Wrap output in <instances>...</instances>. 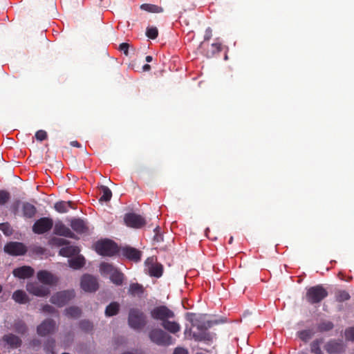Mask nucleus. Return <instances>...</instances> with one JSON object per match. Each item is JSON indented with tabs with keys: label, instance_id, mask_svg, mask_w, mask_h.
I'll return each instance as SVG.
<instances>
[{
	"label": "nucleus",
	"instance_id": "4",
	"mask_svg": "<svg viewBox=\"0 0 354 354\" xmlns=\"http://www.w3.org/2000/svg\"><path fill=\"white\" fill-rule=\"evenodd\" d=\"M95 251L102 256L111 257L118 252L117 244L111 240L98 241L95 245Z\"/></svg>",
	"mask_w": 354,
	"mask_h": 354
},
{
	"label": "nucleus",
	"instance_id": "53",
	"mask_svg": "<svg viewBox=\"0 0 354 354\" xmlns=\"http://www.w3.org/2000/svg\"><path fill=\"white\" fill-rule=\"evenodd\" d=\"M173 354H188V351L185 348L178 347L175 348Z\"/></svg>",
	"mask_w": 354,
	"mask_h": 354
},
{
	"label": "nucleus",
	"instance_id": "54",
	"mask_svg": "<svg viewBox=\"0 0 354 354\" xmlns=\"http://www.w3.org/2000/svg\"><path fill=\"white\" fill-rule=\"evenodd\" d=\"M34 252L37 254H44V250L43 248L38 246L34 248Z\"/></svg>",
	"mask_w": 354,
	"mask_h": 354
},
{
	"label": "nucleus",
	"instance_id": "55",
	"mask_svg": "<svg viewBox=\"0 0 354 354\" xmlns=\"http://www.w3.org/2000/svg\"><path fill=\"white\" fill-rule=\"evenodd\" d=\"M151 69L150 65L146 64L142 66L143 71H149Z\"/></svg>",
	"mask_w": 354,
	"mask_h": 354
},
{
	"label": "nucleus",
	"instance_id": "3",
	"mask_svg": "<svg viewBox=\"0 0 354 354\" xmlns=\"http://www.w3.org/2000/svg\"><path fill=\"white\" fill-rule=\"evenodd\" d=\"M147 324L146 316L138 308H131L129 312L128 324L134 330H141Z\"/></svg>",
	"mask_w": 354,
	"mask_h": 354
},
{
	"label": "nucleus",
	"instance_id": "20",
	"mask_svg": "<svg viewBox=\"0 0 354 354\" xmlns=\"http://www.w3.org/2000/svg\"><path fill=\"white\" fill-rule=\"evenodd\" d=\"M122 254L128 259L138 262L141 258V252L131 247H124L122 248Z\"/></svg>",
	"mask_w": 354,
	"mask_h": 354
},
{
	"label": "nucleus",
	"instance_id": "2",
	"mask_svg": "<svg viewBox=\"0 0 354 354\" xmlns=\"http://www.w3.org/2000/svg\"><path fill=\"white\" fill-rule=\"evenodd\" d=\"M328 295V291L322 285H316L307 289L306 299L310 304H317L327 297Z\"/></svg>",
	"mask_w": 354,
	"mask_h": 354
},
{
	"label": "nucleus",
	"instance_id": "40",
	"mask_svg": "<svg viewBox=\"0 0 354 354\" xmlns=\"http://www.w3.org/2000/svg\"><path fill=\"white\" fill-rule=\"evenodd\" d=\"M336 300L338 302H344L350 299L351 297L346 290H339L336 292Z\"/></svg>",
	"mask_w": 354,
	"mask_h": 354
},
{
	"label": "nucleus",
	"instance_id": "34",
	"mask_svg": "<svg viewBox=\"0 0 354 354\" xmlns=\"http://www.w3.org/2000/svg\"><path fill=\"white\" fill-rule=\"evenodd\" d=\"M111 281L117 286H121L124 280V274L118 269L110 276Z\"/></svg>",
	"mask_w": 354,
	"mask_h": 354
},
{
	"label": "nucleus",
	"instance_id": "52",
	"mask_svg": "<svg viewBox=\"0 0 354 354\" xmlns=\"http://www.w3.org/2000/svg\"><path fill=\"white\" fill-rule=\"evenodd\" d=\"M212 36V30L210 28H207L205 30V33L204 36V41H208L211 39Z\"/></svg>",
	"mask_w": 354,
	"mask_h": 354
},
{
	"label": "nucleus",
	"instance_id": "13",
	"mask_svg": "<svg viewBox=\"0 0 354 354\" xmlns=\"http://www.w3.org/2000/svg\"><path fill=\"white\" fill-rule=\"evenodd\" d=\"M26 290L29 293L37 297H45L50 293V289L48 288L37 282L28 283L26 285Z\"/></svg>",
	"mask_w": 354,
	"mask_h": 354
},
{
	"label": "nucleus",
	"instance_id": "10",
	"mask_svg": "<svg viewBox=\"0 0 354 354\" xmlns=\"http://www.w3.org/2000/svg\"><path fill=\"white\" fill-rule=\"evenodd\" d=\"M4 251L12 256H20L26 252L27 248L22 243L10 242L4 246Z\"/></svg>",
	"mask_w": 354,
	"mask_h": 354
},
{
	"label": "nucleus",
	"instance_id": "48",
	"mask_svg": "<svg viewBox=\"0 0 354 354\" xmlns=\"http://www.w3.org/2000/svg\"><path fill=\"white\" fill-rule=\"evenodd\" d=\"M35 138L37 140L43 141L47 138V133L44 130H39L35 133Z\"/></svg>",
	"mask_w": 354,
	"mask_h": 354
},
{
	"label": "nucleus",
	"instance_id": "44",
	"mask_svg": "<svg viewBox=\"0 0 354 354\" xmlns=\"http://www.w3.org/2000/svg\"><path fill=\"white\" fill-rule=\"evenodd\" d=\"M10 198V194L6 190H0V205H4Z\"/></svg>",
	"mask_w": 354,
	"mask_h": 354
},
{
	"label": "nucleus",
	"instance_id": "8",
	"mask_svg": "<svg viewBox=\"0 0 354 354\" xmlns=\"http://www.w3.org/2000/svg\"><path fill=\"white\" fill-rule=\"evenodd\" d=\"M1 340L4 346L11 350L17 349L21 347L23 344V341L20 336L12 333L4 334L2 336Z\"/></svg>",
	"mask_w": 354,
	"mask_h": 354
},
{
	"label": "nucleus",
	"instance_id": "17",
	"mask_svg": "<svg viewBox=\"0 0 354 354\" xmlns=\"http://www.w3.org/2000/svg\"><path fill=\"white\" fill-rule=\"evenodd\" d=\"M10 328L14 330L17 335L21 336L26 335L29 330L26 323L21 319H15Z\"/></svg>",
	"mask_w": 354,
	"mask_h": 354
},
{
	"label": "nucleus",
	"instance_id": "11",
	"mask_svg": "<svg viewBox=\"0 0 354 354\" xmlns=\"http://www.w3.org/2000/svg\"><path fill=\"white\" fill-rule=\"evenodd\" d=\"M81 288L86 292H95L98 288L97 279L91 274H84L81 279Z\"/></svg>",
	"mask_w": 354,
	"mask_h": 354
},
{
	"label": "nucleus",
	"instance_id": "50",
	"mask_svg": "<svg viewBox=\"0 0 354 354\" xmlns=\"http://www.w3.org/2000/svg\"><path fill=\"white\" fill-rule=\"evenodd\" d=\"M129 44L127 43H122L120 44L119 49L123 51L125 55H128Z\"/></svg>",
	"mask_w": 354,
	"mask_h": 354
},
{
	"label": "nucleus",
	"instance_id": "1",
	"mask_svg": "<svg viewBox=\"0 0 354 354\" xmlns=\"http://www.w3.org/2000/svg\"><path fill=\"white\" fill-rule=\"evenodd\" d=\"M151 317L161 322V326L168 332L176 334L180 330V326L176 322L169 321L175 317L174 313L166 306H159L153 308L151 312Z\"/></svg>",
	"mask_w": 354,
	"mask_h": 354
},
{
	"label": "nucleus",
	"instance_id": "59",
	"mask_svg": "<svg viewBox=\"0 0 354 354\" xmlns=\"http://www.w3.org/2000/svg\"><path fill=\"white\" fill-rule=\"evenodd\" d=\"M232 241H233V237H232V236H231V237H230V240H229V243H230V244H231V243H232Z\"/></svg>",
	"mask_w": 354,
	"mask_h": 354
},
{
	"label": "nucleus",
	"instance_id": "9",
	"mask_svg": "<svg viewBox=\"0 0 354 354\" xmlns=\"http://www.w3.org/2000/svg\"><path fill=\"white\" fill-rule=\"evenodd\" d=\"M124 221L130 227L141 228L146 224L145 219L139 214L128 213L124 215Z\"/></svg>",
	"mask_w": 354,
	"mask_h": 354
},
{
	"label": "nucleus",
	"instance_id": "21",
	"mask_svg": "<svg viewBox=\"0 0 354 354\" xmlns=\"http://www.w3.org/2000/svg\"><path fill=\"white\" fill-rule=\"evenodd\" d=\"M15 277L19 279H27L31 277L34 274V269L30 266H24L14 269L12 272Z\"/></svg>",
	"mask_w": 354,
	"mask_h": 354
},
{
	"label": "nucleus",
	"instance_id": "25",
	"mask_svg": "<svg viewBox=\"0 0 354 354\" xmlns=\"http://www.w3.org/2000/svg\"><path fill=\"white\" fill-rule=\"evenodd\" d=\"M55 209L59 213H66L70 208H74L71 201H61L57 202L54 205Z\"/></svg>",
	"mask_w": 354,
	"mask_h": 354
},
{
	"label": "nucleus",
	"instance_id": "38",
	"mask_svg": "<svg viewBox=\"0 0 354 354\" xmlns=\"http://www.w3.org/2000/svg\"><path fill=\"white\" fill-rule=\"evenodd\" d=\"M101 190L102 192V196L100 198V202H108L111 200L112 197V192L111 189L104 185L101 187Z\"/></svg>",
	"mask_w": 354,
	"mask_h": 354
},
{
	"label": "nucleus",
	"instance_id": "60",
	"mask_svg": "<svg viewBox=\"0 0 354 354\" xmlns=\"http://www.w3.org/2000/svg\"><path fill=\"white\" fill-rule=\"evenodd\" d=\"M21 202L19 201H17L16 202V205L18 207L20 205Z\"/></svg>",
	"mask_w": 354,
	"mask_h": 354
},
{
	"label": "nucleus",
	"instance_id": "43",
	"mask_svg": "<svg viewBox=\"0 0 354 354\" xmlns=\"http://www.w3.org/2000/svg\"><path fill=\"white\" fill-rule=\"evenodd\" d=\"M80 328L84 332H90L93 330V324L88 320H82L79 324Z\"/></svg>",
	"mask_w": 354,
	"mask_h": 354
},
{
	"label": "nucleus",
	"instance_id": "31",
	"mask_svg": "<svg viewBox=\"0 0 354 354\" xmlns=\"http://www.w3.org/2000/svg\"><path fill=\"white\" fill-rule=\"evenodd\" d=\"M120 310V305L116 301H113L109 304L105 309V315L107 317H111L117 315Z\"/></svg>",
	"mask_w": 354,
	"mask_h": 354
},
{
	"label": "nucleus",
	"instance_id": "35",
	"mask_svg": "<svg viewBox=\"0 0 354 354\" xmlns=\"http://www.w3.org/2000/svg\"><path fill=\"white\" fill-rule=\"evenodd\" d=\"M334 328V324L332 322L324 320L317 325V330L319 332L324 333L331 330Z\"/></svg>",
	"mask_w": 354,
	"mask_h": 354
},
{
	"label": "nucleus",
	"instance_id": "28",
	"mask_svg": "<svg viewBox=\"0 0 354 354\" xmlns=\"http://www.w3.org/2000/svg\"><path fill=\"white\" fill-rule=\"evenodd\" d=\"M12 299L19 304H26L29 301V299L26 292L21 290L14 292Z\"/></svg>",
	"mask_w": 354,
	"mask_h": 354
},
{
	"label": "nucleus",
	"instance_id": "19",
	"mask_svg": "<svg viewBox=\"0 0 354 354\" xmlns=\"http://www.w3.org/2000/svg\"><path fill=\"white\" fill-rule=\"evenodd\" d=\"M186 317L193 326H196L201 331L205 332L206 330L212 326L210 322H201L196 318V315L194 313H187Z\"/></svg>",
	"mask_w": 354,
	"mask_h": 354
},
{
	"label": "nucleus",
	"instance_id": "37",
	"mask_svg": "<svg viewBox=\"0 0 354 354\" xmlns=\"http://www.w3.org/2000/svg\"><path fill=\"white\" fill-rule=\"evenodd\" d=\"M66 315L71 318H78L81 315V310L76 306H71L65 310Z\"/></svg>",
	"mask_w": 354,
	"mask_h": 354
},
{
	"label": "nucleus",
	"instance_id": "39",
	"mask_svg": "<svg viewBox=\"0 0 354 354\" xmlns=\"http://www.w3.org/2000/svg\"><path fill=\"white\" fill-rule=\"evenodd\" d=\"M314 333L312 330H303L298 332V337L304 342H308L313 336Z\"/></svg>",
	"mask_w": 354,
	"mask_h": 354
},
{
	"label": "nucleus",
	"instance_id": "56",
	"mask_svg": "<svg viewBox=\"0 0 354 354\" xmlns=\"http://www.w3.org/2000/svg\"><path fill=\"white\" fill-rule=\"evenodd\" d=\"M71 145L76 147H80L81 145L77 141H73L71 142Z\"/></svg>",
	"mask_w": 354,
	"mask_h": 354
},
{
	"label": "nucleus",
	"instance_id": "29",
	"mask_svg": "<svg viewBox=\"0 0 354 354\" xmlns=\"http://www.w3.org/2000/svg\"><path fill=\"white\" fill-rule=\"evenodd\" d=\"M69 266L75 270H78L82 268L84 264V258L81 256H77V257L72 258L68 260Z\"/></svg>",
	"mask_w": 354,
	"mask_h": 354
},
{
	"label": "nucleus",
	"instance_id": "49",
	"mask_svg": "<svg viewBox=\"0 0 354 354\" xmlns=\"http://www.w3.org/2000/svg\"><path fill=\"white\" fill-rule=\"evenodd\" d=\"M30 346L35 349V348H39L41 344V342L39 339L38 338H34L30 340Z\"/></svg>",
	"mask_w": 354,
	"mask_h": 354
},
{
	"label": "nucleus",
	"instance_id": "12",
	"mask_svg": "<svg viewBox=\"0 0 354 354\" xmlns=\"http://www.w3.org/2000/svg\"><path fill=\"white\" fill-rule=\"evenodd\" d=\"M56 323L52 319H46L37 327V333L39 336L45 337L55 331Z\"/></svg>",
	"mask_w": 354,
	"mask_h": 354
},
{
	"label": "nucleus",
	"instance_id": "18",
	"mask_svg": "<svg viewBox=\"0 0 354 354\" xmlns=\"http://www.w3.org/2000/svg\"><path fill=\"white\" fill-rule=\"evenodd\" d=\"M54 234L65 237L75 238V234L61 221L57 222L54 227Z\"/></svg>",
	"mask_w": 354,
	"mask_h": 354
},
{
	"label": "nucleus",
	"instance_id": "51",
	"mask_svg": "<svg viewBox=\"0 0 354 354\" xmlns=\"http://www.w3.org/2000/svg\"><path fill=\"white\" fill-rule=\"evenodd\" d=\"M42 310L46 313H54L55 312V308L49 304L44 305L42 307Z\"/></svg>",
	"mask_w": 354,
	"mask_h": 354
},
{
	"label": "nucleus",
	"instance_id": "36",
	"mask_svg": "<svg viewBox=\"0 0 354 354\" xmlns=\"http://www.w3.org/2000/svg\"><path fill=\"white\" fill-rule=\"evenodd\" d=\"M55 340L53 338H48L44 342V350L46 354H54Z\"/></svg>",
	"mask_w": 354,
	"mask_h": 354
},
{
	"label": "nucleus",
	"instance_id": "42",
	"mask_svg": "<svg viewBox=\"0 0 354 354\" xmlns=\"http://www.w3.org/2000/svg\"><path fill=\"white\" fill-rule=\"evenodd\" d=\"M146 35L151 39H155L158 35V30L156 27H148L146 30Z\"/></svg>",
	"mask_w": 354,
	"mask_h": 354
},
{
	"label": "nucleus",
	"instance_id": "6",
	"mask_svg": "<svg viewBox=\"0 0 354 354\" xmlns=\"http://www.w3.org/2000/svg\"><path fill=\"white\" fill-rule=\"evenodd\" d=\"M75 297V291L73 290H67L58 292L54 294L50 301L52 304L62 307L69 302Z\"/></svg>",
	"mask_w": 354,
	"mask_h": 354
},
{
	"label": "nucleus",
	"instance_id": "32",
	"mask_svg": "<svg viewBox=\"0 0 354 354\" xmlns=\"http://www.w3.org/2000/svg\"><path fill=\"white\" fill-rule=\"evenodd\" d=\"M222 49L221 44L217 42L214 43L210 46L209 49L205 53V55L207 57H212L216 54L219 53Z\"/></svg>",
	"mask_w": 354,
	"mask_h": 354
},
{
	"label": "nucleus",
	"instance_id": "30",
	"mask_svg": "<svg viewBox=\"0 0 354 354\" xmlns=\"http://www.w3.org/2000/svg\"><path fill=\"white\" fill-rule=\"evenodd\" d=\"M324 342L323 338H317L310 343V352L313 354H323L321 345Z\"/></svg>",
	"mask_w": 354,
	"mask_h": 354
},
{
	"label": "nucleus",
	"instance_id": "33",
	"mask_svg": "<svg viewBox=\"0 0 354 354\" xmlns=\"http://www.w3.org/2000/svg\"><path fill=\"white\" fill-rule=\"evenodd\" d=\"M116 269L112 264L109 263L103 262L100 266V272L103 274H109L111 276Z\"/></svg>",
	"mask_w": 354,
	"mask_h": 354
},
{
	"label": "nucleus",
	"instance_id": "45",
	"mask_svg": "<svg viewBox=\"0 0 354 354\" xmlns=\"http://www.w3.org/2000/svg\"><path fill=\"white\" fill-rule=\"evenodd\" d=\"M51 243L56 246L66 245L69 243V241L63 238L54 237L51 239Z\"/></svg>",
	"mask_w": 354,
	"mask_h": 354
},
{
	"label": "nucleus",
	"instance_id": "61",
	"mask_svg": "<svg viewBox=\"0 0 354 354\" xmlns=\"http://www.w3.org/2000/svg\"><path fill=\"white\" fill-rule=\"evenodd\" d=\"M209 231V228H207L205 230V234L207 236V232Z\"/></svg>",
	"mask_w": 354,
	"mask_h": 354
},
{
	"label": "nucleus",
	"instance_id": "63",
	"mask_svg": "<svg viewBox=\"0 0 354 354\" xmlns=\"http://www.w3.org/2000/svg\"><path fill=\"white\" fill-rule=\"evenodd\" d=\"M196 354H203V353H196Z\"/></svg>",
	"mask_w": 354,
	"mask_h": 354
},
{
	"label": "nucleus",
	"instance_id": "58",
	"mask_svg": "<svg viewBox=\"0 0 354 354\" xmlns=\"http://www.w3.org/2000/svg\"><path fill=\"white\" fill-rule=\"evenodd\" d=\"M122 354H135V353H133V352H129V351H128V352H124V353H122Z\"/></svg>",
	"mask_w": 354,
	"mask_h": 354
},
{
	"label": "nucleus",
	"instance_id": "26",
	"mask_svg": "<svg viewBox=\"0 0 354 354\" xmlns=\"http://www.w3.org/2000/svg\"><path fill=\"white\" fill-rule=\"evenodd\" d=\"M163 266L159 263L151 264L149 267V274L151 277L159 278L162 275Z\"/></svg>",
	"mask_w": 354,
	"mask_h": 354
},
{
	"label": "nucleus",
	"instance_id": "46",
	"mask_svg": "<svg viewBox=\"0 0 354 354\" xmlns=\"http://www.w3.org/2000/svg\"><path fill=\"white\" fill-rule=\"evenodd\" d=\"M344 335L347 340L354 342V326L347 328L345 330Z\"/></svg>",
	"mask_w": 354,
	"mask_h": 354
},
{
	"label": "nucleus",
	"instance_id": "23",
	"mask_svg": "<svg viewBox=\"0 0 354 354\" xmlns=\"http://www.w3.org/2000/svg\"><path fill=\"white\" fill-rule=\"evenodd\" d=\"M80 252V249L77 246L66 245L61 248L59 251V254L64 257H71L76 255Z\"/></svg>",
	"mask_w": 354,
	"mask_h": 354
},
{
	"label": "nucleus",
	"instance_id": "7",
	"mask_svg": "<svg viewBox=\"0 0 354 354\" xmlns=\"http://www.w3.org/2000/svg\"><path fill=\"white\" fill-rule=\"evenodd\" d=\"M53 226V221L48 217H42L37 220L32 225V232L37 234H43L50 231Z\"/></svg>",
	"mask_w": 354,
	"mask_h": 354
},
{
	"label": "nucleus",
	"instance_id": "16",
	"mask_svg": "<svg viewBox=\"0 0 354 354\" xmlns=\"http://www.w3.org/2000/svg\"><path fill=\"white\" fill-rule=\"evenodd\" d=\"M37 277L44 285L53 286L58 282V278L46 270L39 271Z\"/></svg>",
	"mask_w": 354,
	"mask_h": 354
},
{
	"label": "nucleus",
	"instance_id": "57",
	"mask_svg": "<svg viewBox=\"0 0 354 354\" xmlns=\"http://www.w3.org/2000/svg\"><path fill=\"white\" fill-rule=\"evenodd\" d=\"M145 60L147 62H151L152 60H153V57L150 55H147L146 57H145Z\"/></svg>",
	"mask_w": 354,
	"mask_h": 354
},
{
	"label": "nucleus",
	"instance_id": "15",
	"mask_svg": "<svg viewBox=\"0 0 354 354\" xmlns=\"http://www.w3.org/2000/svg\"><path fill=\"white\" fill-rule=\"evenodd\" d=\"M71 227L77 234H87L89 233L88 222L82 218H73L71 221Z\"/></svg>",
	"mask_w": 354,
	"mask_h": 354
},
{
	"label": "nucleus",
	"instance_id": "24",
	"mask_svg": "<svg viewBox=\"0 0 354 354\" xmlns=\"http://www.w3.org/2000/svg\"><path fill=\"white\" fill-rule=\"evenodd\" d=\"M145 292L142 285L138 283H131L129 288L128 293L133 297H141Z\"/></svg>",
	"mask_w": 354,
	"mask_h": 354
},
{
	"label": "nucleus",
	"instance_id": "62",
	"mask_svg": "<svg viewBox=\"0 0 354 354\" xmlns=\"http://www.w3.org/2000/svg\"><path fill=\"white\" fill-rule=\"evenodd\" d=\"M1 291H2V287H1V286L0 285V293L1 292Z\"/></svg>",
	"mask_w": 354,
	"mask_h": 354
},
{
	"label": "nucleus",
	"instance_id": "47",
	"mask_svg": "<svg viewBox=\"0 0 354 354\" xmlns=\"http://www.w3.org/2000/svg\"><path fill=\"white\" fill-rule=\"evenodd\" d=\"M0 230H1L6 235L12 234V229L8 223H0Z\"/></svg>",
	"mask_w": 354,
	"mask_h": 354
},
{
	"label": "nucleus",
	"instance_id": "5",
	"mask_svg": "<svg viewBox=\"0 0 354 354\" xmlns=\"http://www.w3.org/2000/svg\"><path fill=\"white\" fill-rule=\"evenodd\" d=\"M150 340L158 346H169L172 344V337L163 330L152 329L149 333Z\"/></svg>",
	"mask_w": 354,
	"mask_h": 354
},
{
	"label": "nucleus",
	"instance_id": "22",
	"mask_svg": "<svg viewBox=\"0 0 354 354\" xmlns=\"http://www.w3.org/2000/svg\"><path fill=\"white\" fill-rule=\"evenodd\" d=\"M21 207L22 215L26 218H31L34 217L37 213L35 206L28 202L22 203Z\"/></svg>",
	"mask_w": 354,
	"mask_h": 354
},
{
	"label": "nucleus",
	"instance_id": "41",
	"mask_svg": "<svg viewBox=\"0 0 354 354\" xmlns=\"http://www.w3.org/2000/svg\"><path fill=\"white\" fill-rule=\"evenodd\" d=\"M193 338L196 340V341H208L210 339V335L209 333H206V332H204V331H201L198 333H193Z\"/></svg>",
	"mask_w": 354,
	"mask_h": 354
},
{
	"label": "nucleus",
	"instance_id": "27",
	"mask_svg": "<svg viewBox=\"0 0 354 354\" xmlns=\"http://www.w3.org/2000/svg\"><path fill=\"white\" fill-rule=\"evenodd\" d=\"M140 8L142 10L146 11L151 13H160L164 11L163 8L158 6L155 4L151 3H143L140 5Z\"/></svg>",
	"mask_w": 354,
	"mask_h": 354
},
{
	"label": "nucleus",
	"instance_id": "14",
	"mask_svg": "<svg viewBox=\"0 0 354 354\" xmlns=\"http://www.w3.org/2000/svg\"><path fill=\"white\" fill-rule=\"evenodd\" d=\"M324 349L328 354H341L345 346L342 340L330 339L325 344Z\"/></svg>",
	"mask_w": 354,
	"mask_h": 354
}]
</instances>
